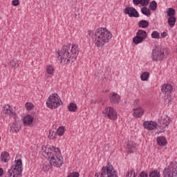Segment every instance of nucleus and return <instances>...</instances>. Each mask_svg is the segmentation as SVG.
Returning <instances> with one entry per match:
<instances>
[{
  "label": "nucleus",
  "mask_w": 177,
  "mask_h": 177,
  "mask_svg": "<svg viewBox=\"0 0 177 177\" xmlns=\"http://www.w3.org/2000/svg\"><path fill=\"white\" fill-rule=\"evenodd\" d=\"M133 3L135 6H138V5H141V6H147V5L144 4L143 0H133Z\"/></svg>",
  "instance_id": "31"
},
{
  "label": "nucleus",
  "mask_w": 177,
  "mask_h": 177,
  "mask_svg": "<svg viewBox=\"0 0 177 177\" xmlns=\"http://www.w3.org/2000/svg\"><path fill=\"white\" fill-rule=\"evenodd\" d=\"M21 172H23V162L21 159H17L6 173V177H21Z\"/></svg>",
  "instance_id": "4"
},
{
  "label": "nucleus",
  "mask_w": 177,
  "mask_h": 177,
  "mask_svg": "<svg viewBox=\"0 0 177 177\" xmlns=\"http://www.w3.org/2000/svg\"><path fill=\"white\" fill-rule=\"evenodd\" d=\"M169 102H172V100L169 99Z\"/></svg>",
  "instance_id": "48"
},
{
  "label": "nucleus",
  "mask_w": 177,
  "mask_h": 177,
  "mask_svg": "<svg viewBox=\"0 0 177 177\" xmlns=\"http://www.w3.org/2000/svg\"><path fill=\"white\" fill-rule=\"evenodd\" d=\"M142 41H145L142 38H141L140 36L137 35L133 38V42L136 45H138V44H141Z\"/></svg>",
  "instance_id": "26"
},
{
  "label": "nucleus",
  "mask_w": 177,
  "mask_h": 177,
  "mask_svg": "<svg viewBox=\"0 0 177 177\" xmlns=\"http://www.w3.org/2000/svg\"><path fill=\"white\" fill-rule=\"evenodd\" d=\"M3 111L4 114H6L7 115H11V117H14V118H16L17 117L16 113L13 111V109L9 104H6L3 106Z\"/></svg>",
  "instance_id": "14"
},
{
  "label": "nucleus",
  "mask_w": 177,
  "mask_h": 177,
  "mask_svg": "<svg viewBox=\"0 0 177 177\" xmlns=\"http://www.w3.org/2000/svg\"><path fill=\"white\" fill-rule=\"evenodd\" d=\"M149 9H151V10H156V9H157V2L156 1H152L149 3Z\"/></svg>",
  "instance_id": "34"
},
{
  "label": "nucleus",
  "mask_w": 177,
  "mask_h": 177,
  "mask_svg": "<svg viewBox=\"0 0 177 177\" xmlns=\"http://www.w3.org/2000/svg\"><path fill=\"white\" fill-rule=\"evenodd\" d=\"M167 16H169V17H174V16H175V9L170 8L167 11Z\"/></svg>",
  "instance_id": "33"
},
{
  "label": "nucleus",
  "mask_w": 177,
  "mask_h": 177,
  "mask_svg": "<svg viewBox=\"0 0 177 177\" xmlns=\"http://www.w3.org/2000/svg\"><path fill=\"white\" fill-rule=\"evenodd\" d=\"M3 175V169L0 167V176H2Z\"/></svg>",
  "instance_id": "47"
},
{
  "label": "nucleus",
  "mask_w": 177,
  "mask_h": 177,
  "mask_svg": "<svg viewBox=\"0 0 177 177\" xmlns=\"http://www.w3.org/2000/svg\"><path fill=\"white\" fill-rule=\"evenodd\" d=\"M46 104L48 109H57V107H60L63 104V102L60 99V97L57 93H53L49 95Z\"/></svg>",
  "instance_id": "6"
},
{
  "label": "nucleus",
  "mask_w": 177,
  "mask_h": 177,
  "mask_svg": "<svg viewBox=\"0 0 177 177\" xmlns=\"http://www.w3.org/2000/svg\"><path fill=\"white\" fill-rule=\"evenodd\" d=\"M88 35L92 37L93 41L97 48H103L104 44H107L113 38L111 32L106 28H99L95 30V32L93 30H89Z\"/></svg>",
  "instance_id": "3"
},
{
  "label": "nucleus",
  "mask_w": 177,
  "mask_h": 177,
  "mask_svg": "<svg viewBox=\"0 0 177 177\" xmlns=\"http://www.w3.org/2000/svg\"><path fill=\"white\" fill-rule=\"evenodd\" d=\"M157 143L159 146H166L167 145V138L164 136H159L157 138Z\"/></svg>",
  "instance_id": "19"
},
{
  "label": "nucleus",
  "mask_w": 177,
  "mask_h": 177,
  "mask_svg": "<svg viewBox=\"0 0 177 177\" xmlns=\"http://www.w3.org/2000/svg\"><path fill=\"white\" fill-rule=\"evenodd\" d=\"M150 77V73L149 72H144L140 75L141 81H147Z\"/></svg>",
  "instance_id": "27"
},
{
  "label": "nucleus",
  "mask_w": 177,
  "mask_h": 177,
  "mask_svg": "<svg viewBox=\"0 0 177 177\" xmlns=\"http://www.w3.org/2000/svg\"><path fill=\"white\" fill-rule=\"evenodd\" d=\"M77 106L76 104L71 103L68 106V110L72 113H75V111H77Z\"/></svg>",
  "instance_id": "28"
},
{
  "label": "nucleus",
  "mask_w": 177,
  "mask_h": 177,
  "mask_svg": "<svg viewBox=\"0 0 177 177\" xmlns=\"http://www.w3.org/2000/svg\"><path fill=\"white\" fill-rule=\"evenodd\" d=\"M171 91L172 90L171 89H162V93H164V95H167V96H169Z\"/></svg>",
  "instance_id": "40"
},
{
  "label": "nucleus",
  "mask_w": 177,
  "mask_h": 177,
  "mask_svg": "<svg viewBox=\"0 0 177 177\" xmlns=\"http://www.w3.org/2000/svg\"><path fill=\"white\" fill-rule=\"evenodd\" d=\"M138 177H149V175L145 171H142Z\"/></svg>",
  "instance_id": "44"
},
{
  "label": "nucleus",
  "mask_w": 177,
  "mask_h": 177,
  "mask_svg": "<svg viewBox=\"0 0 177 177\" xmlns=\"http://www.w3.org/2000/svg\"><path fill=\"white\" fill-rule=\"evenodd\" d=\"M19 3H20V1H19V0H13L12 1V6H19Z\"/></svg>",
  "instance_id": "41"
},
{
  "label": "nucleus",
  "mask_w": 177,
  "mask_h": 177,
  "mask_svg": "<svg viewBox=\"0 0 177 177\" xmlns=\"http://www.w3.org/2000/svg\"><path fill=\"white\" fill-rule=\"evenodd\" d=\"M21 129V126L20 125V122L15 121L10 126V132L11 133H17Z\"/></svg>",
  "instance_id": "16"
},
{
  "label": "nucleus",
  "mask_w": 177,
  "mask_h": 177,
  "mask_svg": "<svg viewBox=\"0 0 177 177\" xmlns=\"http://www.w3.org/2000/svg\"><path fill=\"white\" fill-rule=\"evenodd\" d=\"M141 12L145 16H147V17H149L150 15H151V11L150 10V9L147 8V7H143L141 9Z\"/></svg>",
  "instance_id": "24"
},
{
  "label": "nucleus",
  "mask_w": 177,
  "mask_h": 177,
  "mask_svg": "<svg viewBox=\"0 0 177 177\" xmlns=\"http://www.w3.org/2000/svg\"><path fill=\"white\" fill-rule=\"evenodd\" d=\"M57 59L60 63H74L77 59L78 54L80 53V48H78V44H66L64 45L61 50L57 52Z\"/></svg>",
  "instance_id": "2"
},
{
  "label": "nucleus",
  "mask_w": 177,
  "mask_h": 177,
  "mask_svg": "<svg viewBox=\"0 0 177 177\" xmlns=\"http://www.w3.org/2000/svg\"><path fill=\"white\" fill-rule=\"evenodd\" d=\"M163 177H177V165L170 164L164 169Z\"/></svg>",
  "instance_id": "9"
},
{
  "label": "nucleus",
  "mask_w": 177,
  "mask_h": 177,
  "mask_svg": "<svg viewBox=\"0 0 177 177\" xmlns=\"http://www.w3.org/2000/svg\"><path fill=\"white\" fill-rule=\"evenodd\" d=\"M143 4L147 5H147H149V3L150 2V0H143Z\"/></svg>",
  "instance_id": "46"
},
{
  "label": "nucleus",
  "mask_w": 177,
  "mask_h": 177,
  "mask_svg": "<svg viewBox=\"0 0 177 177\" xmlns=\"http://www.w3.org/2000/svg\"><path fill=\"white\" fill-rule=\"evenodd\" d=\"M94 177H118V176L113 165L108 164L106 167H102V172L96 173Z\"/></svg>",
  "instance_id": "7"
},
{
  "label": "nucleus",
  "mask_w": 177,
  "mask_h": 177,
  "mask_svg": "<svg viewBox=\"0 0 177 177\" xmlns=\"http://www.w3.org/2000/svg\"><path fill=\"white\" fill-rule=\"evenodd\" d=\"M9 153L8 152H3L1 154V161H2L3 162H8V161H9Z\"/></svg>",
  "instance_id": "21"
},
{
  "label": "nucleus",
  "mask_w": 177,
  "mask_h": 177,
  "mask_svg": "<svg viewBox=\"0 0 177 177\" xmlns=\"http://www.w3.org/2000/svg\"><path fill=\"white\" fill-rule=\"evenodd\" d=\"M65 132H66V129L64 128V126H61L57 129L56 134L57 135V136H63Z\"/></svg>",
  "instance_id": "23"
},
{
  "label": "nucleus",
  "mask_w": 177,
  "mask_h": 177,
  "mask_svg": "<svg viewBox=\"0 0 177 177\" xmlns=\"http://www.w3.org/2000/svg\"><path fill=\"white\" fill-rule=\"evenodd\" d=\"M160 176H161V174L158 171L154 170L149 174V177H160Z\"/></svg>",
  "instance_id": "35"
},
{
  "label": "nucleus",
  "mask_w": 177,
  "mask_h": 177,
  "mask_svg": "<svg viewBox=\"0 0 177 177\" xmlns=\"http://www.w3.org/2000/svg\"><path fill=\"white\" fill-rule=\"evenodd\" d=\"M133 106H135V107H138V106H140V100H135L133 102Z\"/></svg>",
  "instance_id": "42"
},
{
  "label": "nucleus",
  "mask_w": 177,
  "mask_h": 177,
  "mask_svg": "<svg viewBox=\"0 0 177 177\" xmlns=\"http://www.w3.org/2000/svg\"><path fill=\"white\" fill-rule=\"evenodd\" d=\"M127 177H136L137 175L135 173V171H129L127 172V175H126Z\"/></svg>",
  "instance_id": "36"
},
{
  "label": "nucleus",
  "mask_w": 177,
  "mask_h": 177,
  "mask_svg": "<svg viewBox=\"0 0 177 177\" xmlns=\"http://www.w3.org/2000/svg\"><path fill=\"white\" fill-rule=\"evenodd\" d=\"M102 114L109 120H111V121H117L118 118L117 111L111 106H106L104 110L102 111Z\"/></svg>",
  "instance_id": "8"
},
{
  "label": "nucleus",
  "mask_w": 177,
  "mask_h": 177,
  "mask_svg": "<svg viewBox=\"0 0 177 177\" xmlns=\"http://www.w3.org/2000/svg\"><path fill=\"white\" fill-rule=\"evenodd\" d=\"M161 89H173V88L171 84L167 83L162 86Z\"/></svg>",
  "instance_id": "38"
},
{
  "label": "nucleus",
  "mask_w": 177,
  "mask_h": 177,
  "mask_svg": "<svg viewBox=\"0 0 177 177\" xmlns=\"http://www.w3.org/2000/svg\"><path fill=\"white\" fill-rule=\"evenodd\" d=\"M42 154L46 157L50 165L57 168L63 165V156L60 149L53 146H43L41 147Z\"/></svg>",
  "instance_id": "1"
},
{
  "label": "nucleus",
  "mask_w": 177,
  "mask_h": 177,
  "mask_svg": "<svg viewBox=\"0 0 177 177\" xmlns=\"http://www.w3.org/2000/svg\"><path fill=\"white\" fill-rule=\"evenodd\" d=\"M126 149L129 153H134V151H136V144L133 141H128Z\"/></svg>",
  "instance_id": "17"
},
{
  "label": "nucleus",
  "mask_w": 177,
  "mask_h": 177,
  "mask_svg": "<svg viewBox=\"0 0 177 177\" xmlns=\"http://www.w3.org/2000/svg\"><path fill=\"white\" fill-rule=\"evenodd\" d=\"M149 21L142 19L138 22V27L140 28H147V27H149Z\"/></svg>",
  "instance_id": "22"
},
{
  "label": "nucleus",
  "mask_w": 177,
  "mask_h": 177,
  "mask_svg": "<svg viewBox=\"0 0 177 177\" xmlns=\"http://www.w3.org/2000/svg\"><path fill=\"white\" fill-rule=\"evenodd\" d=\"M0 142H1V137H0Z\"/></svg>",
  "instance_id": "49"
},
{
  "label": "nucleus",
  "mask_w": 177,
  "mask_h": 177,
  "mask_svg": "<svg viewBox=\"0 0 177 177\" xmlns=\"http://www.w3.org/2000/svg\"><path fill=\"white\" fill-rule=\"evenodd\" d=\"M10 66H11L12 68L19 67V62L17 61L12 60L10 62Z\"/></svg>",
  "instance_id": "37"
},
{
  "label": "nucleus",
  "mask_w": 177,
  "mask_h": 177,
  "mask_svg": "<svg viewBox=\"0 0 177 177\" xmlns=\"http://www.w3.org/2000/svg\"><path fill=\"white\" fill-rule=\"evenodd\" d=\"M145 114V109L142 106H138L133 109V116L136 118H142Z\"/></svg>",
  "instance_id": "13"
},
{
  "label": "nucleus",
  "mask_w": 177,
  "mask_h": 177,
  "mask_svg": "<svg viewBox=\"0 0 177 177\" xmlns=\"http://www.w3.org/2000/svg\"><path fill=\"white\" fill-rule=\"evenodd\" d=\"M49 139H56V133L54 131H50L48 134Z\"/></svg>",
  "instance_id": "39"
},
{
  "label": "nucleus",
  "mask_w": 177,
  "mask_h": 177,
  "mask_svg": "<svg viewBox=\"0 0 177 177\" xmlns=\"http://www.w3.org/2000/svg\"><path fill=\"white\" fill-rule=\"evenodd\" d=\"M25 108L28 111H31L34 109V104L31 102H26L25 104Z\"/></svg>",
  "instance_id": "32"
},
{
  "label": "nucleus",
  "mask_w": 177,
  "mask_h": 177,
  "mask_svg": "<svg viewBox=\"0 0 177 177\" xmlns=\"http://www.w3.org/2000/svg\"><path fill=\"white\" fill-rule=\"evenodd\" d=\"M176 22V18L175 17H169L168 18V24L170 25L171 27L175 26V23Z\"/></svg>",
  "instance_id": "29"
},
{
  "label": "nucleus",
  "mask_w": 177,
  "mask_h": 177,
  "mask_svg": "<svg viewBox=\"0 0 177 177\" xmlns=\"http://www.w3.org/2000/svg\"><path fill=\"white\" fill-rule=\"evenodd\" d=\"M142 127L147 131H154L157 128V122L154 121H145Z\"/></svg>",
  "instance_id": "12"
},
{
  "label": "nucleus",
  "mask_w": 177,
  "mask_h": 177,
  "mask_svg": "<svg viewBox=\"0 0 177 177\" xmlns=\"http://www.w3.org/2000/svg\"><path fill=\"white\" fill-rule=\"evenodd\" d=\"M24 125H31L34 122V117L30 115H26L23 118Z\"/></svg>",
  "instance_id": "18"
},
{
  "label": "nucleus",
  "mask_w": 177,
  "mask_h": 177,
  "mask_svg": "<svg viewBox=\"0 0 177 177\" xmlns=\"http://www.w3.org/2000/svg\"><path fill=\"white\" fill-rule=\"evenodd\" d=\"M109 100L113 104H119L120 102H121V97L116 93H111Z\"/></svg>",
  "instance_id": "15"
},
{
  "label": "nucleus",
  "mask_w": 177,
  "mask_h": 177,
  "mask_svg": "<svg viewBox=\"0 0 177 177\" xmlns=\"http://www.w3.org/2000/svg\"><path fill=\"white\" fill-rule=\"evenodd\" d=\"M151 59H152L153 62H161V60L167 59L165 48L160 46H155L152 50Z\"/></svg>",
  "instance_id": "5"
},
{
  "label": "nucleus",
  "mask_w": 177,
  "mask_h": 177,
  "mask_svg": "<svg viewBox=\"0 0 177 177\" xmlns=\"http://www.w3.org/2000/svg\"><path fill=\"white\" fill-rule=\"evenodd\" d=\"M159 122H160V127H159L160 129L164 131H165V127L169 125V122H171V119L168 115H162L160 117Z\"/></svg>",
  "instance_id": "10"
},
{
  "label": "nucleus",
  "mask_w": 177,
  "mask_h": 177,
  "mask_svg": "<svg viewBox=\"0 0 177 177\" xmlns=\"http://www.w3.org/2000/svg\"><path fill=\"white\" fill-rule=\"evenodd\" d=\"M46 71L47 74H49V75H53V73H55V68L52 65H47L46 68Z\"/></svg>",
  "instance_id": "25"
},
{
  "label": "nucleus",
  "mask_w": 177,
  "mask_h": 177,
  "mask_svg": "<svg viewBox=\"0 0 177 177\" xmlns=\"http://www.w3.org/2000/svg\"><path fill=\"white\" fill-rule=\"evenodd\" d=\"M160 35H161L162 38H165L167 37V34L166 32H163L161 33Z\"/></svg>",
  "instance_id": "45"
},
{
  "label": "nucleus",
  "mask_w": 177,
  "mask_h": 177,
  "mask_svg": "<svg viewBox=\"0 0 177 177\" xmlns=\"http://www.w3.org/2000/svg\"><path fill=\"white\" fill-rule=\"evenodd\" d=\"M151 38L153 39H160L161 37L160 36V32L157 30H154L151 34Z\"/></svg>",
  "instance_id": "30"
},
{
  "label": "nucleus",
  "mask_w": 177,
  "mask_h": 177,
  "mask_svg": "<svg viewBox=\"0 0 177 177\" xmlns=\"http://www.w3.org/2000/svg\"><path fill=\"white\" fill-rule=\"evenodd\" d=\"M125 15H129V17H139V12L133 7H127L124 10Z\"/></svg>",
  "instance_id": "11"
},
{
  "label": "nucleus",
  "mask_w": 177,
  "mask_h": 177,
  "mask_svg": "<svg viewBox=\"0 0 177 177\" xmlns=\"http://www.w3.org/2000/svg\"><path fill=\"white\" fill-rule=\"evenodd\" d=\"M49 168H50V166H49V165L48 163L44 164L43 169H44V171H48L49 169Z\"/></svg>",
  "instance_id": "43"
},
{
  "label": "nucleus",
  "mask_w": 177,
  "mask_h": 177,
  "mask_svg": "<svg viewBox=\"0 0 177 177\" xmlns=\"http://www.w3.org/2000/svg\"><path fill=\"white\" fill-rule=\"evenodd\" d=\"M136 35L140 37L143 39H146V38H147V32L143 30H138L136 32Z\"/></svg>",
  "instance_id": "20"
}]
</instances>
